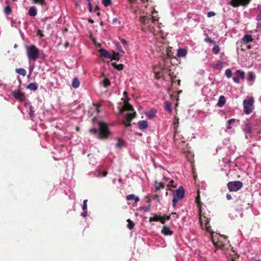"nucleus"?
<instances>
[{"label": "nucleus", "instance_id": "3c124183", "mask_svg": "<svg viewBox=\"0 0 261 261\" xmlns=\"http://www.w3.org/2000/svg\"><path fill=\"white\" fill-rule=\"evenodd\" d=\"M154 73H155V77L156 79H159L161 77L160 76V72H155L154 71Z\"/></svg>", "mask_w": 261, "mask_h": 261}, {"label": "nucleus", "instance_id": "c85d7f7f", "mask_svg": "<svg viewBox=\"0 0 261 261\" xmlns=\"http://www.w3.org/2000/svg\"><path fill=\"white\" fill-rule=\"evenodd\" d=\"M33 109V107L32 106H30L29 116L32 119H33L35 117V111Z\"/></svg>", "mask_w": 261, "mask_h": 261}, {"label": "nucleus", "instance_id": "9b49d317", "mask_svg": "<svg viewBox=\"0 0 261 261\" xmlns=\"http://www.w3.org/2000/svg\"><path fill=\"white\" fill-rule=\"evenodd\" d=\"M253 40L252 36L251 35H245L241 40V43L247 44Z\"/></svg>", "mask_w": 261, "mask_h": 261}, {"label": "nucleus", "instance_id": "412c9836", "mask_svg": "<svg viewBox=\"0 0 261 261\" xmlns=\"http://www.w3.org/2000/svg\"><path fill=\"white\" fill-rule=\"evenodd\" d=\"M155 186L156 191L159 190L160 189H164L165 188V186L163 182H158L157 181H155Z\"/></svg>", "mask_w": 261, "mask_h": 261}, {"label": "nucleus", "instance_id": "f8f14e48", "mask_svg": "<svg viewBox=\"0 0 261 261\" xmlns=\"http://www.w3.org/2000/svg\"><path fill=\"white\" fill-rule=\"evenodd\" d=\"M98 51L100 57H103L106 59H110L111 57V54L105 49L101 48Z\"/></svg>", "mask_w": 261, "mask_h": 261}, {"label": "nucleus", "instance_id": "09e8293b", "mask_svg": "<svg viewBox=\"0 0 261 261\" xmlns=\"http://www.w3.org/2000/svg\"><path fill=\"white\" fill-rule=\"evenodd\" d=\"M165 219L163 216H160L159 221H160L162 224H165Z\"/></svg>", "mask_w": 261, "mask_h": 261}, {"label": "nucleus", "instance_id": "1a4fd4ad", "mask_svg": "<svg viewBox=\"0 0 261 261\" xmlns=\"http://www.w3.org/2000/svg\"><path fill=\"white\" fill-rule=\"evenodd\" d=\"M251 0H231L230 4L234 8H237L240 6H246L248 5Z\"/></svg>", "mask_w": 261, "mask_h": 261}, {"label": "nucleus", "instance_id": "bf43d9fd", "mask_svg": "<svg viewBox=\"0 0 261 261\" xmlns=\"http://www.w3.org/2000/svg\"><path fill=\"white\" fill-rule=\"evenodd\" d=\"M122 43H123V44H127V42L126 41V40L124 39H122L121 40Z\"/></svg>", "mask_w": 261, "mask_h": 261}, {"label": "nucleus", "instance_id": "a878e982", "mask_svg": "<svg viewBox=\"0 0 261 261\" xmlns=\"http://www.w3.org/2000/svg\"><path fill=\"white\" fill-rule=\"evenodd\" d=\"M127 222L128 223L127 227L130 230L133 229L134 228L135 224L134 223L129 219L127 220Z\"/></svg>", "mask_w": 261, "mask_h": 261}, {"label": "nucleus", "instance_id": "aec40b11", "mask_svg": "<svg viewBox=\"0 0 261 261\" xmlns=\"http://www.w3.org/2000/svg\"><path fill=\"white\" fill-rule=\"evenodd\" d=\"M15 71L18 74L21 75L23 76H24L26 75V70L24 68H17L15 70Z\"/></svg>", "mask_w": 261, "mask_h": 261}, {"label": "nucleus", "instance_id": "bb28decb", "mask_svg": "<svg viewBox=\"0 0 261 261\" xmlns=\"http://www.w3.org/2000/svg\"><path fill=\"white\" fill-rule=\"evenodd\" d=\"M102 84L103 85V86L106 88L109 86L111 84L110 81L109 79L105 78L102 82Z\"/></svg>", "mask_w": 261, "mask_h": 261}, {"label": "nucleus", "instance_id": "ea45409f", "mask_svg": "<svg viewBox=\"0 0 261 261\" xmlns=\"http://www.w3.org/2000/svg\"><path fill=\"white\" fill-rule=\"evenodd\" d=\"M237 72L239 74L241 79H243L245 77V73L244 71H242L240 70H238Z\"/></svg>", "mask_w": 261, "mask_h": 261}, {"label": "nucleus", "instance_id": "de8ad7c7", "mask_svg": "<svg viewBox=\"0 0 261 261\" xmlns=\"http://www.w3.org/2000/svg\"><path fill=\"white\" fill-rule=\"evenodd\" d=\"M155 116V113L154 112H153L152 111L151 112H148V116L149 117V118H151V117H153Z\"/></svg>", "mask_w": 261, "mask_h": 261}, {"label": "nucleus", "instance_id": "0eeeda50", "mask_svg": "<svg viewBox=\"0 0 261 261\" xmlns=\"http://www.w3.org/2000/svg\"><path fill=\"white\" fill-rule=\"evenodd\" d=\"M254 103V99L252 97L243 101L244 112L246 114H249L252 112Z\"/></svg>", "mask_w": 261, "mask_h": 261}, {"label": "nucleus", "instance_id": "774afa93", "mask_svg": "<svg viewBox=\"0 0 261 261\" xmlns=\"http://www.w3.org/2000/svg\"><path fill=\"white\" fill-rule=\"evenodd\" d=\"M89 22L92 23L94 22L93 20L92 19H89Z\"/></svg>", "mask_w": 261, "mask_h": 261}, {"label": "nucleus", "instance_id": "680f3d73", "mask_svg": "<svg viewBox=\"0 0 261 261\" xmlns=\"http://www.w3.org/2000/svg\"><path fill=\"white\" fill-rule=\"evenodd\" d=\"M108 174V172L106 171H105L102 173V175L103 177H106Z\"/></svg>", "mask_w": 261, "mask_h": 261}, {"label": "nucleus", "instance_id": "72a5a7b5", "mask_svg": "<svg viewBox=\"0 0 261 261\" xmlns=\"http://www.w3.org/2000/svg\"><path fill=\"white\" fill-rule=\"evenodd\" d=\"M235 121H236V119H230L228 120L227 121L228 125L227 126V128L228 129H231V126L230 125H231L232 123L235 122Z\"/></svg>", "mask_w": 261, "mask_h": 261}, {"label": "nucleus", "instance_id": "4d7b16f0", "mask_svg": "<svg viewBox=\"0 0 261 261\" xmlns=\"http://www.w3.org/2000/svg\"><path fill=\"white\" fill-rule=\"evenodd\" d=\"M81 216L84 217H86L87 216V212L86 211H85V212H83L81 214Z\"/></svg>", "mask_w": 261, "mask_h": 261}, {"label": "nucleus", "instance_id": "2f4dec72", "mask_svg": "<svg viewBox=\"0 0 261 261\" xmlns=\"http://www.w3.org/2000/svg\"><path fill=\"white\" fill-rule=\"evenodd\" d=\"M160 216L155 215L154 217L149 218V221H159Z\"/></svg>", "mask_w": 261, "mask_h": 261}, {"label": "nucleus", "instance_id": "69168bd1", "mask_svg": "<svg viewBox=\"0 0 261 261\" xmlns=\"http://www.w3.org/2000/svg\"><path fill=\"white\" fill-rule=\"evenodd\" d=\"M177 84H178V85H180V80H178L177 81Z\"/></svg>", "mask_w": 261, "mask_h": 261}, {"label": "nucleus", "instance_id": "f257e3e1", "mask_svg": "<svg viewBox=\"0 0 261 261\" xmlns=\"http://www.w3.org/2000/svg\"><path fill=\"white\" fill-rule=\"evenodd\" d=\"M129 111L126 114V117L125 120H122V123L125 125V127H129L132 125L130 121L136 116V113L134 111V109L132 106L128 102H125L122 108L120 110V113H123L124 111Z\"/></svg>", "mask_w": 261, "mask_h": 261}, {"label": "nucleus", "instance_id": "4be33fe9", "mask_svg": "<svg viewBox=\"0 0 261 261\" xmlns=\"http://www.w3.org/2000/svg\"><path fill=\"white\" fill-rule=\"evenodd\" d=\"M244 131L246 133L251 134L252 133L251 125L249 123L246 124L244 128Z\"/></svg>", "mask_w": 261, "mask_h": 261}, {"label": "nucleus", "instance_id": "c9c22d12", "mask_svg": "<svg viewBox=\"0 0 261 261\" xmlns=\"http://www.w3.org/2000/svg\"><path fill=\"white\" fill-rule=\"evenodd\" d=\"M215 246L217 248L221 249L222 250L224 249V248H225V245L222 243H221L220 242L217 243L216 244H215Z\"/></svg>", "mask_w": 261, "mask_h": 261}, {"label": "nucleus", "instance_id": "7ed1b4c3", "mask_svg": "<svg viewBox=\"0 0 261 261\" xmlns=\"http://www.w3.org/2000/svg\"><path fill=\"white\" fill-rule=\"evenodd\" d=\"M199 196L198 195L196 197V201L197 203V205L198 207H199V221L200 223V225L202 229L205 228V230L208 231L210 232L211 231V226L210 224V218L209 217H207L205 216V213L202 214V212L201 210V207L200 205V202H199Z\"/></svg>", "mask_w": 261, "mask_h": 261}, {"label": "nucleus", "instance_id": "58836bf2", "mask_svg": "<svg viewBox=\"0 0 261 261\" xmlns=\"http://www.w3.org/2000/svg\"><path fill=\"white\" fill-rule=\"evenodd\" d=\"M35 4H39L41 6L45 4V0H33Z\"/></svg>", "mask_w": 261, "mask_h": 261}, {"label": "nucleus", "instance_id": "4468645a", "mask_svg": "<svg viewBox=\"0 0 261 261\" xmlns=\"http://www.w3.org/2000/svg\"><path fill=\"white\" fill-rule=\"evenodd\" d=\"M138 125L140 129H144L147 128L148 123L146 121H139L138 122Z\"/></svg>", "mask_w": 261, "mask_h": 261}, {"label": "nucleus", "instance_id": "49530a36", "mask_svg": "<svg viewBox=\"0 0 261 261\" xmlns=\"http://www.w3.org/2000/svg\"><path fill=\"white\" fill-rule=\"evenodd\" d=\"M37 35L40 36V37H43L44 36L43 34L42 33V31L40 29L37 30Z\"/></svg>", "mask_w": 261, "mask_h": 261}, {"label": "nucleus", "instance_id": "c756f323", "mask_svg": "<svg viewBox=\"0 0 261 261\" xmlns=\"http://www.w3.org/2000/svg\"><path fill=\"white\" fill-rule=\"evenodd\" d=\"M4 12L6 15H9L12 13V9L9 5H7L5 7Z\"/></svg>", "mask_w": 261, "mask_h": 261}, {"label": "nucleus", "instance_id": "6e6d98bb", "mask_svg": "<svg viewBox=\"0 0 261 261\" xmlns=\"http://www.w3.org/2000/svg\"><path fill=\"white\" fill-rule=\"evenodd\" d=\"M226 198L227 200H231L232 199V197L230 194H226Z\"/></svg>", "mask_w": 261, "mask_h": 261}, {"label": "nucleus", "instance_id": "5701e85b", "mask_svg": "<svg viewBox=\"0 0 261 261\" xmlns=\"http://www.w3.org/2000/svg\"><path fill=\"white\" fill-rule=\"evenodd\" d=\"M110 59L112 60L119 61L120 59L119 54L118 53H115L113 51V54H111V57Z\"/></svg>", "mask_w": 261, "mask_h": 261}, {"label": "nucleus", "instance_id": "5fc2aeb1", "mask_svg": "<svg viewBox=\"0 0 261 261\" xmlns=\"http://www.w3.org/2000/svg\"><path fill=\"white\" fill-rule=\"evenodd\" d=\"M233 80L236 83H239V82H240L239 79L237 77H233Z\"/></svg>", "mask_w": 261, "mask_h": 261}, {"label": "nucleus", "instance_id": "9d476101", "mask_svg": "<svg viewBox=\"0 0 261 261\" xmlns=\"http://www.w3.org/2000/svg\"><path fill=\"white\" fill-rule=\"evenodd\" d=\"M13 96L15 99L19 100L20 101H24L26 99L25 96L24 95V93L21 92L19 90L13 91Z\"/></svg>", "mask_w": 261, "mask_h": 261}, {"label": "nucleus", "instance_id": "393cba45", "mask_svg": "<svg viewBox=\"0 0 261 261\" xmlns=\"http://www.w3.org/2000/svg\"><path fill=\"white\" fill-rule=\"evenodd\" d=\"M72 86L74 88H77L80 86V81L77 78H74L72 81Z\"/></svg>", "mask_w": 261, "mask_h": 261}, {"label": "nucleus", "instance_id": "6e6552de", "mask_svg": "<svg viewBox=\"0 0 261 261\" xmlns=\"http://www.w3.org/2000/svg\"><path fill=\"white\" fill-rule=\"evenodd\" d=\"M243 184L240 181H230L227 184L228 189L230 192H236L243 187Z\"/></svg>", "mask_w": 261, "mask_h": 261}, {"label": "nucleus", "instance_id": "473e14b6", "mask_svg": "<svg viewBox=\"0 0 261 261\" xmlns=\"http://www.w3.org/2000/svg\"><path fill=\"white\" fill-rule=\"evenodd\" d=\"M213 53L214 54H218L220 51V47L218 45H215L212 49Z\"/></svg>", "mask_w": 261, "mask_h": 261}, {"label": "nucleus", "instance_id": "8fccbe9b", "mask_svg": "<svg viewBox=\"0 0 261 261\" xmlns=\"http://www.w3.org/2000/svg\"><path fill=\"white\" fill-rule=\"evenodd\" d=\"M256 19L257 21L261 20V10H260L259 14L256 16Z\"/></svg>", "mask_w": 261, "mask_h": 261}, {"label": "nucleus", "instance_id": "603ef678", "mask_svg": "<svg viewBox=\"0 0 261 261\" xmlns=\"http://www.w3.org/2000/svg\"><path fill=\"white\" fill-rule=\"evenodd\" d=\"M88 7H89V11L90 12H91L92 11V10H93V7H92V5L91 3V2L88 3Z\"/></svg>", "mask_w": 261, "mask_h": 261}, {"label": "nucleus", "instance_id": "39448f33", "mask_svg": "<svg viewBox=\"0 0 261 261\" xmlns=\"http://www.w3.org/2000/svg\"><path fill=\"white\" fill-rule=\"evenodd\" d=\"M27 55L30 61H35L39 57V50L34 45L26 47Z\"/></svg>", "mask_w": 261, "mask_h": 261}, {"label": "nucleus", "instance_id": "2eb2a0df", "mask_svg": "<svg viewBox=\"0 0 261 261\" xmlns=\"http://www.w3.org/2000/svg\"><path fill=\"white\" fill-rule=\"evenodd\" d=\"M187 51L185 48H179L177 50V56L178 57H184L186 56Z\"/></svg>", "mask_w": 261, "mask_h": 261}, {"label": "nucleus", "instance_id": "423d86ee", "mask_svg": "<svg viewBox=\"0 0 261 261\" xmlns=\"http://www.w3.org/2000/svg\"><path fill=\"white\" fill-rule=\"evenodd\" d=\"M185 196V190L182 186H180L176 190L175 193L173 194V199L172 200V204L173 207H175L177 203L181 200Z\"/></svg>", "mask_w": 261, "mask_h": 261}, {"label": "nucleus", "instance_id": "cd10ccee", "mask_svg": "<svg viewBox=\"0 0 261 261\" xmlns=\"http://www.w3.org/2000/svg\"><path fill=\"white\" fill-rule=\"evenodd\" d=\"M165 108L169 113H171L172 112V110L171 107V103L170 102L166 101Z\"/></svg>", "mask_w": 261, "mask_h": 261}, {"label": "nucleus", "instance_id": "f704fd0d", "mask_svg": "<svg viewBox=\"0 0 261 261\" xmlns=\"http://www.w3.org/2000/svg\"><path fill=\"white\" fill-rule=\"evenodd\" d=\"M102 3L105 7H108L112 4L111 0H102Z\"/></svg>", "mask_w": 261, "mask_h": 261}, {"label": "nucleus", "instance_id": "dca6fc26", "mask_svg": "<svg viewBox=\"0 0 261 261\" xmlns=\"http://www.w3.org/2000/svg\"><path fill=\"white\" fill-rule=\"evenodd\" d=\"M225 102H226V100H225V97L223 95H221L219 98L218 102L217 103V106L221 108L225 105Z\"/></svg>", "mask_w": 261, "mask_h": 261}, {"label": "nucleus", "instance_id": "052dcab7", "mask_svg": "<svg viewBox=\"0 0 261 261\" xmlns=\"http://www.w3.org/2000/svg\"><path fill=\"white\" fill-rule=\"evenodd\" d=\"M170 182V184H171L170 186L171 187H176V186L173 185V183L174 182L173 180H171Z\"/></svg>", "mask_w": 261, "mask_h": 261}, {"label": "nucleus", "instance_id": "a19ab883", "mask_svg": "<svg viewBox=\"0 0 261 261\" xmlns=\"http://www.w3.org/2000/svg\"><path fill=\"white\" fill-rule=\"evenodd\" d=\"M124 144V142L122 140H118V142H117L116 146L118 147H121Z\"/></svg>", "mask_w": 261, "mask_h": 261}, {"label": "nucleus", "instance_id": "f03ea898", "mask_svg": "<svg viewBox=\"0 0 261 261\" xmlns=\"http://www.w3.org/2000/svg\"><path fill=\"white\" fill-rule=\"evenodd\" d=\"M98 125L99 126L98 129L92 128L90 130V132L94 134H97L98 136V138L99 139L102 140L108 139L110 135V132L109 129L107 124L105 122L98 121Z\"/></svg>", "mask_w": 261, "mask_h": 261}, {"label": "nucleus", "instance_id": "f3484780", "mask_svg": "<svg viewBox=\"0 0 261 261\" xmlns=\"http://www.w3.org/2000/svg\"><path fill=\"white\" fill-rule=\"evenodd\" d=\"M28 14L30 16L34 17L37 15V9L34 7L30 8L28 12Z\"/></svg>", "mask_w": 261, "mask_h": 261}, {"label": "nucleus", "instance_id": "b1692460", "mask_svg": "<svg viewBox=\"0 0 261 261\" xmlns=\"http://www.w3.org/2000/svg\"><path fill=\"white\" fill-rule=\"evenodd\" d=\"M112 66L118 70H122L124 67L123 64H117L116 63H112Z\"/></svg>", "mask_w": 261, "mask_h": 261}, {"label": "nucleus", "instance_id": "20e7f679", "mask_svg": "<svg viewBox=\"0 0 261 261\" xmlns=\"http://www.w3.org/2000/svg\"><path fill=\"white\" fill-rule=\"evenodd\" d=\"M158 19L153 16H143L140 19V22L151 33L154 34V24Z\"/></svg>", "mask_w": 261, "mask_h": 261}, {"label": "nucleus", "instance_id": "7c9ffc66", "mask_svg": "<svg viewBox=\"0 0 261 261\" xmlns=\"http://www.w3.org/2000/svg\"><path fill=\"white\" fill-rule=\"evenodd\" d=\"M179 120V119L178 118V117H177L176 116H175L174 120V123H173L175 129L177 128L178 127V126Z\"/></svg>", "mask_w": 261, "mask_h": 261}, {"label": "nucleus", "instance_id": "a18cd8bd", "mask_svg": "<svg viewBox=\"0 0 261 261\" xmlns=\"http://www.w3.org/2000/svg\"><path fill=\"white\" fill-rule=\"evenodd\" d=\"M215 15H216L215 12H214L213 11L208 12L207 14L208 17H211L212 16H214Z\"/></svg>", "mask_w": 261, "mask_h": 261}, {"label": "nucleus", "instance_id": "37998d69", "mask_svg": "<svg viewBox=\"0 0 261 261\" xmlns=\"http://www.w3.org/2000/svg\"><path fill=\"white\" fill-rule=\"evenodd\" d=\"M204 41L207 43H215L216 42L212 40V39H211L210 37H207L206 38H205L204 39Z\"/></svg>", "mask_w": 261, "mask_h": 261}, {"label": "nucleus", "instance_id": "e2e57ef3", "mask_svg": "<svg viewBox=\"0 0 261 261\" xmlns=\"http://www.w3.org/2000/svg\"><path fill=\"white\" fill-rule=\"evenodd\" d=\"M99 10V7H98V6H96V7H95V9H94V12H96L97 11H98Z\"/></svg>", "mask_w": 261, "mask_h": 261}, {"label": "nucleus", "instance_id": "864d4df0", "mask_svg": "<svg viewBox=\"0 0 261 261\" xmlns=\"http://www.w3.org/2000/svg\"><path fill=\"white\" fill-rule=\"evenodd\" d=\"M142 208L144 211V212H148L150 210V205L148 206L142 207Z\"/></svg>", "mask_w": 261, "mask_h": 261}, {"label": "nucleus", "instance_id": "6ab92c4d", "mask_svg": "<svg viewBox=\"0 0 261 261\" xmlns=\"http://www.w3.org/2000/svg\"><path fill=\"white\" fill-rule=\"evenodd\" d=\"M27 88L31 91H35L38 89V86L36 83H32L27 86Z\"/></svg>", "mask_w": 261, "mask_h": 261}, {"label": "nucleus", "instance_id": "13d9d810", "mask_svg": "<svg viewBox=\"0 0 261 261\" xmlns=\"http://www.w3.org/2000/svg\"><path fill=\"white\" fill-rule=\"evenodd\" d=\"M163 217L165 219V220H169L170 219V216H164Z\"/></svg>", "mask_w": 261, "mask_h": 261}, {"label": "nucleus", "instance_id": "0e129e2a", "mask_svg": "<svg viewBox=\"0 0 261 261\" xmlns=\"http://www.w3.org/2000/svg\"><path fill=\"white\" fill-rule=\"evenodd\" d=\"M64 46L65 47H67L69 46V43L68 42H66L64 44Z\"/></svg>", "mask_w": 261, "mask_h": 261}, {"label": "nucleus", "instance_id": "e433bc0d", "mask_svg": "<svg viewBox=\"0 0 261 261\" xmlns=\"http://www.w3.org/2000/svg\"><path fill=\"white\" fill-rule=\"evenodd\" d=\"M230 255L232 257L231 259L234 258V259H235V260H236L237 258L239 257V256L237 255L236 252L233 250L231 251Z\"/></svg>", "mask_w": 261, "mask_h": 261}, {"label": "nucleus", "instance_id": "ddd939ff", "mask_svg": "<svg viewBox=\"0 0 261 261\" xmlns=\"http://www.w3.org/2000/svg\"><path fill=\"white\" fill-rule=\"evenodd\" d=\"M161 232L165 236H171L173 233V232L170 229L169 227L166 225L163 226Z\"/></svg>", "mask_w": 261, "mask_h": 261}, {"label": "nucleus", "instance_id": "c03bdc74", "mask_svg": "<svg viewBox=\"0 0 261 261\" xmlns=\"http://www.w3.org/2000/svg\"><path fill=\"white\" fill-rule=\"evenodd\" d=\"M87 201H88V200L87 199L84 200L83 201V205L82 208L84 211L86 210L87 208Z\"/></svg>", "mask_w": 261, "mask_h": 261}, {"label": "nucleus", "instance_id": "338daca9", "mask_svg": "<svg viewBox=\"0 0 261 261\" xmlns=\"http://www.w3.org/2000/svg\"><path fill=\"white\" fill-rule=\"evenodd\" d=\"M247 48V49H250L251 48V46L250 45H248Z\"/></svg>", "mask_w": 261, "mask_h": 261}, {"label": "nucleus", "instance_id": "a211bd4d", "mask_svg": "<svg viewBox=\"0 0 261 261\" xmlns=\"http://www.w3.org/2000/svg\"><path fill=\"white\" fill-rule=\"evenodd\" d=\"M126 199L127 200H134L135 202H136V203L138 202L140 200L138 196H136L134 194H130V195H127L126 196Z\"/></svg>", "mask_w": 261, "mask_h": 261}, {"label": "nucleus", "instance_id": "79ce46f5", "mask_svg": "<svg viewBox=\"0 0 261 261\" xmlns=\"http://www.w3.org/2000/svg\"><path fill=\"white\" fill-rule=\"evenodd\" d=\"M248 81H252L254 80V75L252 72L249 73V76L248 78Z\"/></svg>", "mask_w": 261, "mask_h": 261}, {"label": "nucleus", "instance_id": "4c0bfd02", "mask_svg": "<svg viewBox=\"0 0 261 261\" xmlns=\"http://www.w3.org/2000/svg\"><path fill=\"white\" fill-rule=\"evenodd\" d=\"M225 74L228 78L232 76V71L231 69H227L225 70Z\"/></svg>", "mask_w": 261, "mask_h": 261}]
</instances>
